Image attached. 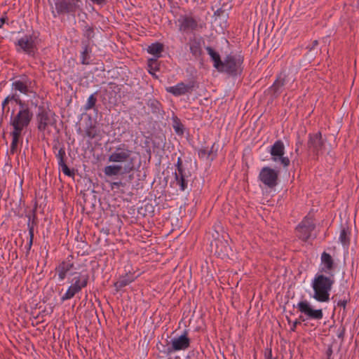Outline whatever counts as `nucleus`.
I'll return each mask as SVG.
<instances>
[{
    "mask_svg": "<svg viewBox=\"0 0 359 359\" xmlns=\"http://www.w3.org/2000/svg\"><path fill=\"white\" fill-rule=\"evenodd\" d=\"M34 116V113L24 100L18 105V110L12 111L10 116L9 125L13 128L10 133L12 137L10 151L13 154L16 152L18 145L22 141L23 131L30 125Z\"/></svg>",
    "mask_w": 359,
    "mask_h": 359,
    "instance_id": "f257e3e1",
    "label": "nucleus"
},
{
    "mask_svg": "<svg viewBox=\"0 0 359 359\" xmlns=\"http://www.w3.org/2000/svg\"><path fill=\"white\" fill-rule=\"evenodd\" d=\"M334 283V274L325 276L318 272L311 281V287L313 290L312 297L318 302H328L330 301V292Z\"/></svg>",
    "mask_w": 359,
    "mask_h": 359,
    "instance_id": "f03ea898",
    "label": "nucleus"
},
{
    "mask_svg": "<svg viewBox=\"0 0 359 359\" xmlns=\"http://www.w3.org/2000/svg\"><path fill=\"white\" fill-rule=\"evenodd\" d=\"M243 56L241 55L229 54L222 61L218 72L226 73L231 76L240 75L243 72Z\"/></svg>",
    "mask_w": 359,
    "mask_h": 359,
    "instance_id": "7ed1b4c3",
    "label": "nucleus"
},
{
    "mask_svg": "<svg viewBox=\"0 0 359 359\" xmlns=\"http://www.w3.org/2000/svg\"><path fill=\"white\" fill-rule=\"evenodd\" d=\"M36 86L35 80L30 79L27 74H22L13 79L11 83L12 90L19 92L25 95L35 94L34 90Z\"/></svg>",
    "mask_w": 359,
    "mask_h": 359,
    "instance_id": "20e7f679",
    "label": "nucleus"
},
{
    "mask_svg": "<svg viewBox=\"0 0 359 359\" xmlns=\"http://www.w3.org/2000/svg\"><path fill=\"white\" fill-rule=\"evenodd\" d=\"M81 0H55V11H52V13L54 17L65 15H74L75 13L81 9Z\"/></svg>",
    "mask_w": 359,
    "mask_h": 359,
    "instance_id": "39448f33",
    "label": "nucleus"
},
{
    "mask_svg": "<svg viewBox=\"0 0 359 359\" xmlns=\"http://www.w3.org/2000/svg\"><path fill=\"white\" fill-rule=\"evenodd\" d=\"M55 114L48 108L43 105L38 107L36 115L37 129L40 132H44L48 126H53L56 124Z\"/></svg>",
    "mask_w": 359,
    "mask_h": 359,
    "instance_id": "423d86ee",
    "label": "nucleus"
},
{
    "mask_svg": "<svg viewBox=\"0 0 359 359\" xmlns=\"http://www.w3.org/2000/svg\"><path fill=\"white\" fill-rule=\"evenodd\" d=\"M289 81V73L285 69H282L276 75L273 83L265 90L264 93L270 96L271 100L276 99L282 93L283 87Z\"/></svg>",
    "mask_w": 359,
    "mask_h": 359,
    "instance_id": "0eeeda50",
    "label": "nucleus"
},
{
    "mask_svg": "<svg viewBox=\"0 0 359 359\" xmlns=\"http://www.w3.org/2000/svg\"><path fill=\"white\" fill-rule=\"evenodd\" d=\"M89 280L88 274L82 275L78 273L72 280V284L68 287L66 292L61 297L60 299L62 302L73 298L76 294L81 291V290L88 285Z\"/></svg>",
    "mask_w": 359,
    "mask_h": 359,
    "instance_id": "6e6552de",
    "label": "nucleus"
},
{
    "mask_svg": "<svg viewBox=\"0 0 359 359\" xmlns=\"http://www.w3.org/2000/svg\"><path fill=\"white\" fill-rule=\"evenodd\" d=\"M17 52H23L30 57H35L37 47L33 35L25 34L15 42Z\"/></svg>",
    "mask_w": 359,
    "mask_h": 359,
    "instance_id": "1a4fd4ad",
    "label": "nucleus"
},
{
    "mask_svg": "<svg viewBox=\"0 0 359 359\" xmlns=\"http://www.w3.org/2000/svg\"><path fill=\"white\" fill-rule=\"evenodd\" d=\"M294 307H295V306H294ZM296 308L306 317V320H320L323 318V309H314L310 302L305 299L298 302Z\"/></svg>",
    "mask_w": 359,
    "mask_h": 359,
    "instance_id": "9d476101",
    "label": "nucleus"
},
{
    "mask_svg": "<svg viewBox=\"0 0 359 359\" xmlns=\"http://www.w3.org/2000/svg\"><path fill=\"white\" fill-rule=\"evenodd\" d=\"M325 139L323 138L321 132L309 133L307 141V149L313 156L318 157L325 149Z\"/></svg>",
    "mask_w": 359,
    "mask_h": 359,
    "instance_id": "9b49d317",
    "label": "nucleus"
},
{
    "mask_svg": "<svg viewBox=\"0 0 359 359\" xmlns=\"http://www.w3.org/2000/svg\"><path fill=\"white\" fill-rule=\"evenodd\" d=\"M316 229V224L312 217L306 216L297 226L295 231L297 236L304 242H306L311 236V233Z\"/></svg>",
    "mask_w": 359,
    "mask_h": 359,
    "instance_id": "f8f14e48",
    "label": "nucleus"
},
{
    "mask_svg": "<svg viewBox=\"0 0 359 359\" xmlns=\"http://www.w3.org/2000/svg\"><path fill=\"white\" fill-rule=\"evenodd\" d=\"M278 170L265 166L261 169L258 178L267 187L273 188L278 183Z\"/></svg>",
    "mask_w": 359,
    "mask_h": 359,
    "instance_id": "ddd939ff",
    "label": "nucleus"
},
{
    "mask_svg": "<svg viewBox=\"0 0 359 359\" xmlns=\"http://www.w3.org/2000/svg\"><path fill=\"white\" fill-rule=\"evenodd\" d=\"M269 152L273 161H280L284 168H287L290 165V161L289 158L284 156L285 146L282 140H276L271 146Z\"/></svg>",
    "mask_w": 359,
    "mask_h": 359,
    "instance_id": "4468645a",
    "label": "nucleus"
},
{
    "mask_svg": "<svg viewBox=\"0 0 359 359\" xmlns=\"http://www.w3.org/2000/svg\"><path fill=\"white\" fill-rule=\"evenodd\" d=\"M133 151L129 147L121 143L115 147V149L109 156L108 161L113 163H125L128 161Z\"/></svg>",
    "mask_w": 359,
    "mask_h": 359,
    "instance_id": "2eb2a0df",
    "label": "nucleus"
},
{
    "mask_svg": "<svg viewBox=\"0 0 359 359\" xmlns=\"http://www.w3.org/2000/svg\"><path fill=\"white\" fill-rule=\"evenodd\" d=\"M198 87L197 81L191 80L187 84L180 82L175 86L168 87L166 91L175 97H179L187 93H191Z\"/></svg>",
    "mask_w": 359,
    "mask_h": 359,
    "instance_id": "dca6fc26",
    "label": "nucleus"
},
{
    "mask_svg": "<svg viewBox=\"0 0 359 359\" xmlns=\"http://www.w3.org/2000/svg\"><path fill=\"white\" fill-rule=\"evenodd\" d=\"M191 339L188 337V333L184 331L182 334L177 337H174L171 340L170 345L167 348V354H170L175 351H184L190 346Z\"/></svg>",
    "mask_w": 359,
    "mask_h": 359,
    "instance_id": "f3484780",
    "label": "nucleus"
},
{
    "mask_svg": "<svg viewBox=\"0 0 359 359\" xmlns=\"http://www.w3.org/2000/svg\"><path fill=\"white\" fill-rule=\"evenodd\" d=\"M74 259V255H69L56 266L55 271L57 273L59 280H64L69 272L75 269Z\"/></svg>",
    "mask_w": 359,
    "mask_h": 359,
    "instance_id": "a211bd4d",
    "label": "nucleus"
},
{
    "mask_svg": "<svg viewBox=\"0 0 359 359\" xmlns=\"http://www.w3.org/2000/svg\"><path fill=\"white\" fill-rule=\"evenodd\" d=\"M321 266L319 269V273H327L328 275L334 274L332 272L335 269V264L332 256L323 252L320 257Z\"/></svg>",
    "mask_w": 359,
    "mask_h": 359,
    "instance_id": "6ab92c4d",
    "label": "nucleus"
},
{
    "mask_svg": "<svg viewBox=\"0 0 359 359\" xmlns=\"http://www.w3.org/2000/svg\"><path fill=\"white\" fill-rule=\"evenodd\" d=\"M180 23L179 29L181 32H188L196 29L198 27L197 21L191 16L182 15L178 20Z\"/></svg>",
    "mask_w": 359,
    "mask_h": 359,
    "instance_id": "aec40b11",
    "label": "nucleus"
},
{
    "mask_svg": "<svg viewBox=\"0 0 359 359\" xmlns=\"http://www.w3.org/2000/svg\"><path fill=\"white\" fill-rule=\"evenodd\" d=\"M215 253L217 257H221L222 259L229 257L231 249L227 241L224 239H216L215 240Z\"/></svg>",
    "mask_w": 359,
    "mask_h": 359,
    "instance_id": "412c9836",
    "label": "nucleus"
},
{
    "mask_svg": "<svg viewBox=\"0 0 359 359\" xmlns=\"http://www.w3.org/2000/svg\"><path fill=\"white\" fill-rule=\"evenodd\" d=\"M201 41L202 39L201 38L193 37L189 39L187 43L190 53L196 59L200 58L203 55Z\"/></svg>",
    "mask_w": 359,
    "mask_h": 359,
    "instance_id": "4be33fe9",
    "label": "nucleus"
},
{
    "mask_svg": "<svg viewBox=\"0 0 359 359\" xmlns=\"http://www.w3.org/2000/svg\"><path fill=\"white\" fill-rule=\"evenodd\" d=\"M190 174H187L186 171L183 172H175L174 177L176 185L179 187V189L181 191H185L188 187L189 180L188 177Z\"/></svg>",
    "mask_w": 359,
    "mask_h": 359,
    "instance_id": "5701e85b",
    "label": "nucleus"
},
{
    "mask_svg": "<svg viewBox=\"0 0 359 359\" xmlns=\"http://www.w3.org/2000/svg\"><path fill=\"white\" fill-rule=\"evenodd\" d=\"M218 145L214 142L210 150L206 148L199 149L198 151V156L200 158H210V161L215 160L217 156Z\"/></svg>",
    "mask_w": 359,
    "mask_h": 359,
    "instance_id": "b1692460",
    "label": "nucleus"
},
{
    "mask_svg": "<svg viewBox=\"0 0 359 359\" xmlns=\"http://www.w3.org/2000/svg\"><path fill=\"white\" fill-rule=\"evenodd\" d=\"M23 100L20 97V95L17 93H11L7 95L5 99L3 100L1 103V109L2 112L6 110V112L8 113L10 111V107H8L9 104L15 103L18 106L22 104Z\"/></svg>",
    "mask_w": 359,
    "mask_h": 359,
    "instance_id": "393cba45",
    "label": "nucleus"
},
{
    "mask_svg": "<svg viewBox=\"0 0 359 359\" xmlns=\"http://www.w3.org/2000/svg\"><path fill=\"white\" fill-rule=\"evenodd\" d=\"M81 22L82 35L85 39V40H83L82 41H88L90 43V41L95 36V26L93 23L89 24L85 20H82Z\"/></svg>",
    "mask_w": 359,
    "mask_h": 359,
    "instance_id": "a878e982",
    "label": "nucleus"
},
{
    "mask_svg": "<svg viewBox=\"0 0 359 359\" xmlns=\"http://www.w3.org/2000/svg\"><path fill=\"white\" fill-rule=\"evenodd\" d=\"M136 276H135L134 273H127L124 276H120L118 280L114 284L116 290L117 292L119 291L123 287L133 282Z\"/></svg>",
    "mask_w": 359,
    "mask_h": 359,
    "instance_id": "bb28decb",
    "label": "nucleus"
},
{
    "mask_svg": "<svg viewBox=\"0 0 359 359\" xmlns=\"http://www.w3.org/2000/svg\"><path fill=\"white\" fill-rule=\"evenodd\" d=\"M147 105L151 109L152 114L158 116L164 114L163 105L155 98L149 99Z\"/></svg>",
    "mask_w": 359,
    "mask_h": 359,
    "instance_id": "cd10ccee",
    "label": "nucleus"
},
{
    "mask_svg": "<svg viewBox=\"0 0 359 359\" xmlns=\"http://www.w3.org/2000/svg\"><path fill=\"white\" fill-rule=\"evenodd\" d=\"M83 51L81 53V62L83 65L90 64V54L92 52V48L90 46V43L88 41H81Z\"/></svg>",
    "mask_w": 359,
    "mask_h": 359,
    "instance_id": "c85d7f7f",
    "label": "nucleus"
},
{
    "mask_svg": "<svg viewBox=\"0 0 359 359\" xmlns=\"http://www.w3.org/2000/svg\"><path fill=\"white\" fill-rule=\"evenodd\" d=\"M205 50L213 62L214 67L218 71L219 68L220 67V66H222V60H221L219 53L215 50L210 46H206Z\"/></svg>",
    "mask_w": 359,
    "mask_h": 359,
    "instance_id": "c756f323",
    "label": "nucleus"
},
{
    "mask_svg": "<svg viewBox=\"0 0 359 359\" xmlns=\"http://www.w3.org/2000/svg\"><path fill=\"white\" fill-rule=\"evenodd\" d=\"M163 44L159 42L151 43L147 48V52L149 54L154 55L156 58L161 57V53L163 51Z\"/></svg>",
    "mask_w": 359,
    "mask_h": 359,
    "instance_id": "7c9ffc66",
    "label": "nucleus"
},
{
    "mask_svg": "<svg viewBox=\"0 0 359 359\" xmlns=\"http://www.w3.org/2000/svg\"><path fill=\"white\" fill-rule=\"evenodd\" d=\"M36 215L35 210H33L32 215L28 216L27 228L30 240H34V226L36 225Z\"/></svg>",
    "mask_w": 359,
    "mask_h": 359,
    "instance_id": "2f4dec72",
    "label": "nucleus"
},
{
    "mask_svg": "<svg viewBox=\"0 0 359 359\" xmlns=\"http://www.w3.org/2000/svg\"><path fill=\"white\" fill-rule=\"evenodd\" d=\"M122 168L120 165H110L105 166L103 172L107 177H111L121 174Z\"/></svg>",
    "mask_w": 359,
    "mask_h": 359,
    "instance_id": "473e14b6",
    "label": "nucleus"
},
{
    "mask_svg": "<svg viewBox=\"0 0 359 359\" xmlns=\"http://www.w3.org/2000/svg\"><path fill=\"white\" fill-rule=\"evenodd\" d=\"M350 236L351 231L349 230V228L348 226L343 227L340 231L339 239L344 246L348 247L350 245Z\"/></svg>",
    "mask_w": 359,
    "mask_h": 359,
    "instance_id": "72a5a7b5",
    "label": "nucleus"
},
{
    "mask_svg": "<svg viewBox=\"0 0 359 359\" xmlns=\"http://www.w3.org/2000/svg\"><path fill=\"white\" fill-rule=\"evenodd\" d=\"M158 58H149L147 60V66L149 67V73L152 76H156L154 72L160 70V65L158 62Z\"/></svg>",
    "mask_w": 359,
    "mask_h": 359,
    "instance_id": "f704fd0d",
    "label": "nucleus"
},
{
    "mask_svg": "<svg viewBox=\"0 0 359 359\" xmlns=\"http://www.w3.org/2000/svg\"><path fill=\"white\" fill-rule=\"evenodd\" d=\"M172 127H173L175 132L177 135H184V126L182 123L180 119L177 116H175L172 118Z\"/></svg>",
    "mask_w": 359,
    "mask_h": 359,
    "instance_id": "c9c22d12",
    "label": "nucleus"
},
{
    "mask_svg": "<svg viewBox=\"0 0 359 359\" xmlns=\"http://www.w3.org/2000/svg\"><path fill=\"white\" fill-rule=\"evenodd\" d=\"M97 93H95L90 95L88 97L87 102L84 105V109L86 111H88L95 106V104L97 102V97H96Z\"/></svg>",
    "mask_w": 359,
    "mask_h": 359,
    "instance_id": "e433bc0d",
    "label": "nucleus"
},
{
    "mask_svg": "<svg viewBox=\"0 0 359 359\" xmlns=\"http://www.w3.org/2000/svg\"><path fill=\"white\" fill-rule=\"evenodd\" d=\"M85 133L90 139H94L98 135V130L95 125L90 124V126L86 129Z\"/></svg>",
    "mask_w": 359,
    "mask_h": 359,
    "instance_id": "4c0bfd02",
    "label": "nucleus"
},
{
    "mask_svg": "<svg viewBox=\"0 0 359 359\" xmlns=\"http://www.w3.org/2000/svg\"><path fill=\"white\" fill-rule=\"evenodd\" d=\"M56 158L58 161V164H62L65 162V158H66V152H65V148L64 146L60 148L58 150L57 154H56Z\"/></svg>",
    "mask_w": 359,
    "mask_h": 359,
    "instance_id": "58836bf2",
    "label": "nucleus"
},
{
    "mask_svg": "<svg viewBox=\"0 0 359 359\" xmlns=\"http://www.w3.org/2000/svg\"><path fill=\"white\" fill-rule=\"evenodd\" d=\"M59 167L61 168L62 169V171L63 172V173L68 176V177H73L74 175V170H71L67 165L66 164V162L62 163V164H58Z\"/></svg>",
    "mask_w": 359,
    "mask_h": 359,
    "instance_id": "ea45409f",
    "label": "nucleus"
},
{
    "mask_svg": "<svg viewBox=\"0 0 359 359\" xmlns=\"http://www.w3.org/2000/svg\"><path fill=\"white\" fill-rule=\"evenodd\" d=\"M349 302H350V297H349V294L348 293L346 294V296L344 297L343 299H340L338 300L337 306H340V307H342L343 309H344V312L345 313L346 312V304Z\"/></svg>",
    "mask_w": 359,
    "mask_h": 359,
    "instance_id": "a19ab883",
    "label": "nucleus"
},
{
    "mask_svg": "<svg viewBox=\"0 0 359 359\" xmlns=\"http://www.w3.org/2000/svg\"><path fill=\"white\" fill-rule=\"evenodd\" d=\"M176 171L175 172H183L185 169L182 164V160L180 157L177 158V163L175 164Z\"/></svg>",
    "mask_w": 359,
    "mask_h": 359,
    "instance_id": "79ce46f5",
    "label": "nucleus"
},
{
    "mask_svg": "<svg viewBox=\"0 0 359 359\" xmlns=\"http://www.w3.org/2000/svg\"><path fill=\"white\" fill-rule=\"evenodd\" d=\"M303 140L300 138L299 135L297 136V142L295 144L296 148H295V153L297 155H299V147L303 144Z\"/></svg>",
    "mask_w": 359,
    "mask_h": 359,
    "instance_id": "37998d69",
    "label": "nucleus"
},
{
    "mask_svg": "<svg viewBox=\"0 0 359 359\" xmlns=\"http://www.w3.org/2000/svg\"><path fill=\"white\" fill-rule=\"evenodd\" d=\"M8 18L7 16V13H4L3 15L0 18V28H2L5 23H8Z\"/></svg>",
    "mask_w": 359,
    "mask_h": 359,
    "instance_id": "c03bdc74",
    "label": "nucleus"
},
{
    "mask_svg": "<svg viewBox=\"0 0 359 359\" xmlns=\"http://www.w3.org/2000/svg\"><path fill=\"white\" fill-rule=\"evenodd\" d=\"M93 4L99 6H104L107 4V0H90Z\"/></svg>",
    "mask_w": 359,
    "mask_h": 359,
    "instance_id": "a18cd8bd",
    "label": "nucleus"
},
{
    "mask_svg": "<svg viewBox=\"0 0 359 359\" xmlns=\"http://www.w3.org/2000/svg\"><path fill=\"white\" fill-rule=\"evenodd\" d=\"M318 40H314L311 42V44L308 45L306 46V49L309 50V51H312L313 50H314L316 48V47L318 45Z\"/></svg>",
    "mask_w": 359,
    "mask_h": 359,
    "instance_id": "49530a36",
    "label": "nucleus"
},
{
    "mask_svg": "<svg viewBox=\"0 0 359 359\" xmlns=\"http://www.w3.org/2000/svg\"><path fill=\"white\" fill-rule=\"evenodd\" d=\"M33 241L34 240H30V238L29 239V241L28 243H27V245H26V252H25V256L26 257H28L29 255V252H30V250L32 247V245H33Z\"/></svg>",
    "mask_w": 359,
    "mask_h": 359,
    "instance_id": "de8ad7c7",
    "label": "nucleus"
},
{
    "mask_svg": "<svg viewBox=\"0 0 359 359\" xmlns=\"http://www.w3.org/2000/svg\"><path fill=\"white\" fill-rule=\"evenodd\" d=\"M345 332H346L345 327H340V329L339 330V332L337 333L338 338L343 340L344 338Z\"/></svg>",
    "mask_w": 359,
    "mask_h": 359,
    "instance_id": "09e8293b",
    "label": "nucleus"
},
{
    "mask_svg": "<svg viewBox=\"0 0 359 359\" xmlns=\"http://www.w3.org/2000/svg\"><path fill=\"white\" fill-rule=\"evenodd\" d=\"M332 353H333L332 347V346H329L326 351L327 359H330Z\"/></svg>",
    "mask_w": 359,
    "mask_h": 359,
    "instance_id": "8fccbe9b",
    "label": "nucleus"
},
{
    "mask_svg": "<svg viewBox=\"0 0 359 359\" xmlns=\"http://www.w3.org/2000/svg\"><path fill=\"white\" fill-rule=\"evenodd\" d=\"M121 186H122V182L121 181L114 182L111 183V189H113L114 188L118 189Z\"/></svg>",
    "mask_w": 359,
    "mask_h": 359,
    "instance_id": "3c124183",
    "label": "nucleus"
},
{
    "mask_svg": "<svg viewBox=\"0 0 359 359\" xmlns=\"http://www.w3.org/2000/svg\"><path fill=\"white\" fill-rule=\"evenodd\" d=\"M224 11L222 8H219L215 11L214 15L218 16V17L221 16L224 13Z\"/></svg>",
    "mask_w": 359,
    "mask_h": 359,
    "instance_id": "603ef678",
    "label": "nucleus"
},
{
    "mask_svg": "<svg viewBox=\"0 0 359 359\" xmlns=\"http://www.w3.org/2000/svg\"><path fill=\"white\" fill-rule=\"evenodd\" d=\"M298 324H300V321H299V320H296L293 323V325H292V327H291V330H292V331H294V330H295V329H296V327H297V325Z\"/></svg>",
    "mask_w": 359,
    "mask_h": 359,
    "instance_id": "864d4df0",
    "label": "nucleus"
},
{
    "mask_svg": "<svg viewBox=\"0 0 359 359\" xmlns=\"http://www.w3.org/2000/svg\"><path fill=\"white\" fill-rule=\"evenodd\" d=\"M265 355L266 359H273L272 358V351L271 348L268 350V354L266 355V353Z\"/></svg>",
    "mask_w": 359,
    "mask_h": 359,
    "instance_id": "5fc2aeb1",
    "label": "nucleus"
},
{
    "mask_svg": "<svg viewBox=\"0 0 359 359\" xmlns=\"http://www.w3.org/2000/svg\"><path fill=\"white\" fill-rule=\"evenodd\" d=\"M2 196H3L2 190L0 189V198H1Z\"/></svg>",
    "mask_w": 359,
    "mask_h": 359,
    "instance_id": "6e6d98bb",
    "label": "nucleus"
},
{
    "mask_svg": "<svg viewBox=\"0 0 359 359\" xmlns=\"http://www.w3.org/2000/svg\"><path fill=\"white\" fill-rule=\"evenodd\" d=\"M299 319L302 320V321H304L305 320V319L303 318V317L302 316H299Z\"/></svg>",
    "mask_w": 359,
    "mask_h": 359,
    "instance_id": "4d7b16f0",
    "label": "nucleus"
}]
</instances>
